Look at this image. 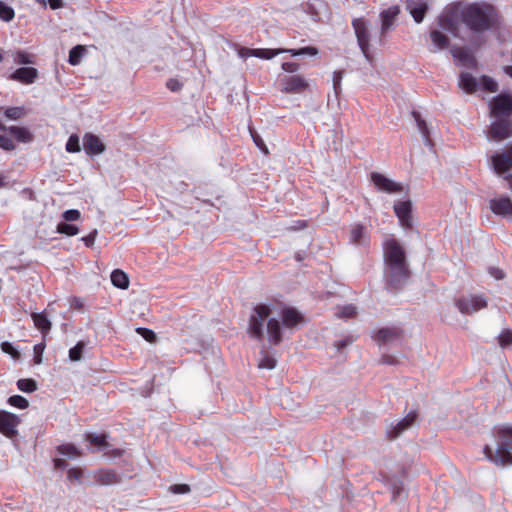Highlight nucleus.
<instances>
[{"label": "nucleus", "instance_id": "f257e3e1", "mask_svg": "<svg viewBox=\"0 0 512 512\" xmlns=\"http://www.w3.org/2000/svg\"><path fill=\"white\" fill-rule=\"evenodd\" d=\"M303 322L302 315L294 308H283L276 311L269 305H257L249 319L248 333L251 337L261 340L264 326L269 343L279 344L286 330H294Z\"/></svg>", "mask_w": 512, "mask_h": 512}, {"label": "nucleus", "instance_id": "f03ea898", "mask_svg": "<svg viewBox=\"0 0 512 512\" xmlns=\"http://www.w3.org/2000/svg\"><path fill=\"white\" fill-rule=\"evenodd\" d=\"M385 275L393 287L404 284L408 279V270L403 248L394 240L387 239L384 244Z\"/></svg>", "mask_w": 512, "mask_h": 512}, {"label": "nucleus", "instance_id": "7ed1b4c3", "mask_svg": "<svg viewBox=\"0 0 512 512\" xmlns=\"http://www.w3.org/2000/svg\"><path fill=\"white\" fill-rule=\"evenodd\" d=\"M496 16L497 12L494 6L487 3L470 4L460 12L462 22L475 32L489 29Z\"/></svg>", "mask_w": 512, "mask_h": 512}, {"label": "nucleus", "instance_id": "20e7f679", "mask_svg": "<svg viewBox=\"0 0 512 512\" xmlns=\"http://www.w3.org/2000/svg\"><path fill=\"white\" fill-rule=\"evenodd\" d=\"M483 452L492 463L500 466L512 464V426L504 425L498 429L495 447L484 446Z\"/></svg>", "mask_w": 512, "mask_h": 512}, {"label": "nucleus", "instance_id": "39448f33", "mask_svg": "<svg viewBox=\"0 0 512 512\" xmlns=\"http://www.w3.org/2000/svg\"><path fill=\"white\" fill-rule=\"evenodd\" d=\"M491 166L497 175L504 177L512 190V174H507L512 169V145L502 152L495 153L491 157Z\"/></svg>", "mask_w": 512, "mask_h": 512}, {"label": "nucleus", "instance_id": "423d86ee", "mask_svg": "<svg viewBox=\"0 0 512 512\" xmlns=\"http://www.w3.org/2000/svg\"><path fill=\"white\" fill-rule=\"evenodd\" d=\"M282 53H290L292 56H316L318 55L319 50L312 46L303 47L300 49H255V57L267 60H270Z\"/></svg>", "mask_w": 512, "mask_h": 512}, {"label": "nucleus", "instance_id": "0eeeda50", "mask_svg": "<svg viewBox=\"0 0 512 512\" xmlns=\"http://www.w3.org/2000/svg\"><path fill=\"white\" fill-rule=\"evenodd\" d=\"M512 114V96L501 94L490 103L491 118H510Z\"/></svg>", "mask_w": 512, "mask_h": 512}, {"label": "nucleus", "instance_id": "6e6552de", "mask_svg": "<svg viewBox=\"0 0 512 512\" xmlns=\"http://www.w3.org/2000/svg\"><path fill=\"white\" fill-rule=\"evenodd\" d=\"M371 180L379 191L389 194L407 193L408 190V187L402 183L395 182L392 179L377 172H373L371 174Z\"/></svg>", "mask_w": 512, "mask_h": 512}, {"label": "nucleus", "instance_id": "1a4fd4ad", "mask_svg": "<svg viewBox=\"0 0 512 512\" xmlns=\"http://www.w3.org/2000/svg\"><path fill=\"white\" fill-rule=\"evenodd\" d=\"M456 306L462 314H472L487 306L482 295H468L457 300Z\"/></svg>", "mask_w": 512, "mask_h": 512}, {"label": "nucleus", "instance_id": "9d476101", "mask_svg": "<svg viewBox=\"0 0 512 512\" xmlns=\"http://www.w3.org/2000/svg\"><path fill=\"white\" fill-rule=\"evenodd\" d=\"M512 134V122L510 118H492L490 137L494 140H503Z\"/></svg>", "mask_w": 512, "mask_h": 512}, {"label": "nucleus", "instance_id": "9b49d317", "mask_svg": "<svg viewBox=\"0 0 512 512\" xmlns=\"http://www.w3.org/2000/svg\"><path fill=\"white\" fill-rule=\"evenodd\" d=\"M20 419L17 415L0 410V433L8 438H13L18 434L17 426Z\"/></svg>", "mask_w": 512, "mask_h": 512}, {"label": "nucleus", "instance_id": "f8f14e48", "mask_svg": "<svg viewBox=\"0 0 512 512\" xmlns=\"http://www.w3.org/2000/svg\"><path fill=\"white\" fill-rule=\"evenodd\" d=\"M352 26L355 30V34L357 37L358 45L364 54V56L369 59L368 56V48H369V30L365 23V21L361 18L354 19L352 21Z\"/></svg>", "mask_w": 512, "mask_h": 512}, {"label": "nucleus", "instance_id": "ddd939ff", "mask_svg": "<svg viewBox=\"0 0 512 512\" xmlns=\"http://www.w3.org/2000/svg\"><path fill=\"white\" fill-rule=\"evenodd\" d=\"M489 207L494 214L512 220V201L509 197L493 198L489 201Z\"/></svg>", "mask_w": 512, "mask_h": 512}, {"label": "nucleus", "instance_id": "4468645a", "mask_svg": "<svg viewBox=\"0 0 512 512\" xmlns=\"http://www.w3.org/2000/svg\"><path fill=\"white\" fill-rule=\"evenodd\" d=\"M281 85L286 93H301L308 88L307 80L301 75L286 76L281 80Z\"/></svg>", "mask_w": 512, "mask_h": 512}, {"label": "nucleus", "instance_id": "2eb2a0df", "mask_svg": "<svg viewBox=\"0 0 512 512\" xmlns=\"http://www.w3.org/2000/svg\"><path fill=\"white\" fill-rule=\"evenodd\" d=\"M417 418V414L414 411L409 412L402 420L398 421L396 424H391L387 428V434L390 438H396L400 436L403 432L410 429Z\"/></svg>", "mask_w": 512, "mask_h": 512}, {"label": "nucleus", "instance_id": "dca6fc26", "mask_svg": "<svg viewBox=\"0 0 512 512\" xmlns=\"http://www.w3.org/2000/svg\"><path fill=\"white\" fill-rule=\"evenodd\" d=\"M83 148L87 154L97 155L104 152L105 145L98 136L86 133L83 137Z\"/></svg>", "mask_w": 512, "mask_h": 512}, {"label": "nucleus", "instance_id": "f3484780", "mask_svg": "<svg viewBox=\"0 0 512 512\" xmlns=\"http://www.w3.org/2000/svg\"><path fill=\"white\" fill-rule=\"evenodd\" d=\"M406 9L409 11L415 22L421 23L428 10V4L423 0H407Z\"/></svg>", "mask_w": 512, "mask_h": 512}, {"label": "nucleus", "instance_id": "a211bd4d", "mask_svg": "<svg viewBox=\"0 0 512 512\" xmlns=\"http://www.w3.org/2000/svg\"><path fill=\"white\" fill-rule=\"evenodd\" d=\"M38 77L37 69L33 67H22L15 70L10 78L23 84H32Z\"/></svg>", "mask_w": 512, "mask_h": 512}, {"label": "nucleus", "instance_id": "6ab92c4d", "mask_svg": "<svg viewBox=\"0 0 512 512\" xmlns=\"http://www.w3.org/2000/svg\"><path fill=\"white\" fill-rule=\"evenodd\" d=\"M350 242L355 245L366 246L369 243L367 228L361 224H355L350 230Z\"/></svg>", "mask_w": 512, "mask_h": 512}, {"label": "nucleus", "instance_id": "aec40b11", "mask_svg": "<svg viewBox=\"0 0 512 512\" xmlns=\"http://www.w3.org/2000/svg\"><path fill=\"white\" fill-rule=\"evenodd\" d=\"M394 211L402 226L411 225V202L403 201L395 204Z\"/></svg>", "mask_w": 512, "mask_h": 512}, {"label": "nucleus", "instance_id": "412c9836", "mask_svg": "<svg viewBox=\"0 0 512 512\" xmlns=\"http://www.w3.org/2000/svg\"><path fill=\"white\" fill-rule=\"evenodd\" d=\"M459 87L467 93L475 92L479 87V80L468 72H462L459 77Z\"/></svg>", "mask_w": 512, "mask_h": 512}, {"label": "nucleus", "instance_id": "4be33fe9", "mask_svg": "<svg viewBox=\"0 0 512 512\" xmlns=\"http://www.w3.org/2000/svg\"><path fill=\"white\" fill-rule=\"evenodd\" d=\"M398 14H399V9L396 6L390 7L387 10H384L381 13V18H382L381 30H382V33H385L386 31H388L392 27V25H393V23L395 21V18H396V16Z\"/></svg>", "mask_w": 512, "mask_h": 512}, {"label": "nucleus", "instance_id": "5701e85b", "mask_svg": "<svg viewBox=\"0 0 512 512\" xmlns=\"http://www.w3.org/2000/svg\"><path fill=\"white\" fill-rule=\"evenodd\" d=\"M451 52L453 57L459 60L464 66L472 67L475 64V59L468 49L453 48Z\"/></svg>", "mask_w": 512, "mask_h": 512}, {"label": "nucleus", "instance_id": "b1692460", "mask_svg": "<svg viewBox=\"0 0 512 512\" xmlns=\"http://www.w3.org/2000/svg\"><path fill=\"white\" fill-rule=\"evenodd\" d=\"M31 317L36 328L39 329L42 333H47L50 330L51 322L44 312L32 313Z\"/></svg>", "mask_w": 512, "mask_h": 512}, {"label": "nucleus", "instance_id": "393cba45", "mask_svg": "<svg viewBox=\"0 0 512 512\" xmlns=\"http://www.w3.org/2000/svg\"><path fill=\"white\" fill-rule=\"evenodd\" d=\"M112 284L120 289H126L129 286L128 276L121 270H114L111 274Z\"/></svg>", "mask_w": 512, "mask_h": 512}, {"label": "nucleus", "instance_id": "a878e982", "mask_svg": "<svg viewBox=\"0 0 512 512\" xmlns=\"http://www.w3.org/2000/svg\"><path fill=\"white\" fill-rule=\"evenodd\" d=\"M8 131L20 142L27 143L32 139V134L24 127L11 126L8 128Z\"/></svg>", "mask_w": 512, "mask_h": 512}, {"label": "nucleus", "instance_id": "bb28decb", "mask_svg": "<svg viewBox=\"0 0 512 512\" xmlns=\"http://www.w3.org/2000/svg\"><path fill=\"white\" fill-rule=\"evenodd\" d=\"M430 38H431L432 43L438 49L446 48L449 45L448 37L445 34L439 32V31H432L430 33Z\"/></svg>", "mask_w": 512, "mask_h": 512}, {"label": "nucleus", "instance_id": "cd10ccee", "mask_svg": "<svg viewBox=\"0 0 512 512\" xmlns=\"http://www.w3.org/2000/svg\"><path fill=\"white\" fill-rule=\"evenodd\" d=\"M85 48L81 45L73 47L69 52V63L73 66L78 65L84 55Z\"/></svg>", "mask_w": 512, "mask_h": 512}, {"label": "nucleus", "instance_id": "c85d7f7f", "mask_svg": "<svg viewBox=\"0 0 512 512\" xmlns=\"http://www.w3.org/2000/svg\"><path fill=\"white\" fill-rule=\"evenodd\" d=\"M58 452L68 458H76L81 455L80 450L71 444H63L58 447Z\"/></svg>", "mask_w": 512, "mask_h": 512}, {"label": "nucleus", "instance_id": "c756f323", "mask_svg": "<svg viewBox=\"0 0 512 512\" xmlns=\"http://www.w3.org/2000/svg\"><path fill=\"white\" fill-rule=\"evenodd\" d=\"M479 87L483 88L487 92L497 91L498 85L496 81L488 76H482L479 79Z\"/></svg>", "mask_w": 512, "mask_h": 512}, {"label": "nucleus", "instance_id": "7c9ffc66", "mask_svg": "<svg viewBox=\"0 0 512 512\" xmlns=\"http://www.w3.org/2000/svg\"><path fill=\"white\" fill-rule=\"evenodd\" d=\"M17 387L23 392L31 393L37 389V384L32 379H20L17 381Z\"/></svg>", "mask_w": 512, "mask_h": 512}, {"label": "nucleus", "instance_id": "2f4dec72", "mask_svg": "<svg viewBox=\"0 0 512 512\" xmlns=\"http://www.w3.org/2000/svg\"><path fill=\"white\" fill-rule=\"evenodd\" d=\"M57 232L68 236H74L79 233V229L75 225L62 222L58 224Z\"/></svg>", "mask_w": 512, "mask_h": 512}, {"label": "nucleus", "instance_id": "473e14b6", "mask_svg": "<svg viewBox=\"0 0 512 512\" xmlns=\"http://www.w3.org/2000/svg\"><path fill=\"white\" fill-rule=\"evenodd\" d=\"M8 403L19 409H26L29 406L28 400L20 395H14L9 397Z\"/></svg>", "mask_w": 512, "mask_h": 512}, {"label": "nucleus", "instance_id": "72a5a7b5", "mask_svg": "<svg viewBox=\"0 0 512 512\" xmlns=\"http://www.w3.org/2000/svg\"><path fill=\"white\" fill-rule=\"evenodd\" d=\"M86 439L88 442H90L92 445L98 447V448H104L107 446L106 444V436L104 434L97 435V434H88L86 436Z\"/></svg>", "mask_w": 512, "mask_h": 512}, {"label": "nucleus", "instance_id": "f704fd0d", "mask_svg": "<svg viewBox=\"0 0 512 512\" xmlns=\"http://www.w3.org/2000/svg\"><path fill=\"white\" fill-rule=\"evenodd\" d=\"M80 150L79 137L75 134L71 135L66 143V151L69 153H76Z\"/></svg>", "mask_w": 512, "mask_h": 512}, {"label": "nucleus", "instance_id": "c9c22d12", "mask_svg": "<svg viewBox=\"0 0 512 512\" xmlns=\"http://www.w3.org/2000/svg\"><path fill=\"white\" fill-rule=\"evenodd\" d=\"M14 16H15V12H14L13 8L3 4L0 1V19H2L3 21L9 22L14 18Z\"/></svg>", "mask_w": 512, "mask_h": 512}, {"label": "nucleus", "instance_id": "e433bc0d", "mask_svg": "<svg viewBox=\"0 0 512 512\" xmlns=\"http://www.w3.org/2000/svg\"><path fill=\"white\" fill-rule=\"evenodd\" d=\"M84 343L78 342L73 348L69 350V358L71 361H79L82 358Z\"/></svg>", "mask_w": 512, "mask_h": 512}, {"label": "nucleus", "instance_id": "4c0bfd02", "mask_svg": "<svg viewBox=\"0 0 512 512\" xmlns=\"http://www.w3.org/2000/svg\"><path fill=\"white\" fill-rule=\"evenodd\" d=\"M397 337V332L390 328H382L377 333V338L382 341H391Z\"/></svg>", "mask_w": 512, "mask_h": 512}, {"label": "nucleus", "instance_id": "58836bf2", "mask_svg": "<svg viewBox=\"0 0 512 512\" xmlns=\"http://www.w3.org/2000/svg\"><path fill=\"white\" fill-rule=\"evenodd\" d=\"M499 344L502 348H507L512 346V331L504 330L499 335Z\"/></svg>", "mask_w": 512, "mask_h": 512}, {"label": "nucleus", "instance_id": "ea45409f", "mask_svg": "<svg viewBox=\"0 0 512 512\" xmlns=\"http://www.w3.org/2000/svg\"><path fill=\"white\" fill-rule=\"evenodd\" d=\"M24 115V109L21 107H11L6 109L5 116L9 119L16 120Z\"/></svg>", "mask_w": 512, "mask_h": 512}, {"label": "nucleus", "instance_id": "a19ab883", "mask_svg": "<svg viewBox=\"0 0 512 512\" xmlns=\"http://www.w3.org/2000/svg\"><path fill=\"white\" fill-rule=\"evenodd\" d=\"M276 366V360L269 355H265L259 362L258 367L261 369H273Z\"/></svg>", "mask_w": 512, "mask_h": 512}, {"label": "nucleus", "instance_id": "79ce46f5", "mask_svg": "<svg viewBox=\"0 0 512 512\" xmlns=\"http://www.w3.org/2000/svg\"><path fill=\"white\" fill-rule=\"evenodd\" d=\"M1 349L4 353L11 355V357L14 359H17L20 356L17 349L10 342H7V341L3 342L1 344Z\"/></svg>", "mask_w": 512, "mask_h": 512}, {"label": "nucleus", "instance_id": "37998d69", "mask_svg": "<svg viewBox=\"0 0 512 512\" xmlns=\"http://www.w3.org/2000/svg\"><path fill=\"white\" fill-rule=\"evenodd\" d=\"M136 331L139 335H141L148 342H154L156 339V334L148 328L139 327L136 329Z\"/></svg>", "mask_w": 512, "mask_h": 512}, {"label": "nucleus", "instance_id": "c03bdc74", "mask_svg": "<svg viewBox=\"0 0 512 512\" xmlns=\"http://www.w3.org/2000/svg\"><path fill=\"white\" fill-rule=\"evenodd\" d=\"M356 313H357V311H356L355 306L347 305L341 309V311L339 312V317L351 318V317L355 316Z\"/></svg>", "mask_w": 512, "mask_h": 512}, {"label": "nucleus", "instance_id": "a18cd8bd", "mask_svg": "<svg viewBox=\"0 0 512 512\" xmlns=\"http://www.w3.org/2000/svg\"><path fill=\"white\" fill-rule=\"evenodd\" d=\"M80 212L76 209H69L63 213V218L67 222L76 221L80 218Z\"/></svg>", "mask_w": 512, "mask_h": 512}, {"label": "nucleus", "instance_id": "49530a36", "mask_svg": "<svg viewBox=\"0 0 512 512\" xmlns=\"http://www.w3.org/2000/svg\"><path fill=\"white\" fill-rule=\"evenodd\" d=\"M15 61L20 64H31L33 60L30 55L25 52L19 51L16 55Z\"/></svg>", "mask_w": 512, "mask_h": 512}, {"label": "nucleus", "instance_id": "de8ad7c7", "mask_svg": "<svg viewBox=\"0 0 512 512\" xmlns=\"http://www.w3.org/2000/svg\"><path fill=\"white\" fill-rule=\"evenodd\" d=\"M0 147L5 150H13L15 148L13 141L4 135H0Z\"/></svg>", "mask_w": 512, "mask_h": 512}, {"label": "nucleus", "instance_id": "09e8293b", "mask_svg": "<svg viewBox=\"0 0 512 512\" xmlns=\"http://www.w3.org/2000/svg\"><path fill=\"white\" fill-rule=\"evenodd\" d=\"M174 494H186L190 492V487L187 484H176L170 487Z\"/></svg>", "mask_w": 512, "mask_h": 512}, {"label": "nucleus", "instance_id": "8fccbe9b", "mask_svg": "<svg viewBox=\"0 0 512 512\" xmlns=\"http://www.w3.org/2000/svg\"><path fill=\"white\" fill-rule=\"evenodd\" d=\"M343 78V73L341 71H336L333 73V87L335 90V93H338V90L341 88V81Z\"/></svg>", "mask_w": 512, "mask_h": 512}, {"label": "nucleus", "instance_id": "3c124183", "mask_svg": "<svg viewBox=\"0 0 512 512\" xmlns=\"http://www.w3.org/2000/svg\"><path fill=\"white\" fill-rule=\"evenodd\" d=\"M300 65L294 62H284L282 64V69L288 73H295L299 70Z\"/></svg>", "mask_w": 512, "mask_h": 512}, {"label": "nucleus", "instance_id": "603ef678", "mask_svg": "<svg viewBox=\"0 0 512 512\" xmlns=\"http://www.w3.org/2000/svg\"><path fill=\"white\" fill-rule=\"evenodd\" d=\"M251 135H252L253 141L257 145V147L260 150H262L265 154H267L268 149H267L266 145L264 144L263 140L257 134L252 133Z\"/></svg>", "mask_w": 512, "mask_h": 512}, {"label": "nucleus", "instance_id": "864d4df0", "mask_svg": "<svg viewBox=\"0 0 512 512\" xmlns=\"http://www.w3.org/2000/svg\"><path fill=\"white\" fill-rule=\"evenodd\" d=\"M97 230L92 231L89 235L82 238L86 246L91 247L96 240Z\"/></svg>", "mask_w": 512, "mask_h": 512}, {"label": "nucleus", "instance_id": "5fc2aeb1", "mask_svg": "<svg viewBox=\"0 0 512 512\" xmlns=\"http://www.w3.org/2000/svg\"><path fill=\"white\" fill-rule=\"evenodd\" d=\"M239 57L246 59L248 57L254 56L255 57V49L250 48H241L238 51Z\"/></svg>", "mask_w": 512, "mask_h": 512}, {"label": "nucleus", "instance_id": "6e6d98bb", "mask_svg": "<svg viewBox=\"0 0 512 512\" xmlns=\"http://www.w3.org/2000/svg\"><path fill=\"white\" fill-rule=\"evenodd\" d=\"M166 85L171 91H178L182 87V84L176 79H169Z\"/></svg>", "mask_w": 512, "mask_h": 512}, {"label": "nucleus", "instance_id": "4d7b16f0", "mask_svg": "<svg viewBox=\"0 0 512 512\" xmlns=\"http://www.w3.org/2000/svg\"><path fill=\"white\" fill-rule=\"evenodd\" d=\"M489 273L495 278V279H502L504 277V273L497 268H490Z\"/></svg>", "mask_w": 512, "mask_h": 512}, {"label": "nucleus", "instance_id": "13d9d810", "mask_svg": "<svg viewBox=\"0 0 512 512\" xmlns=\"http://www.w3.org/2000/svg\"><path fill=\"white\" fill-rule=\"evenodd\" d=\"M48 1H49L50 8L53 9V10L59 9L63 5V1L62 0H48Z\"/></svg>", "mask_w": 512, "mask_h": 512}, {"label": "nucleus", "instance_id": "bf43d9fd", "mask_svg": "<svg viewBox=\"0 0 512 512\" xmlns=\"http://www.w3.org/2000/svg\"><path fill=\"white\" fill-rule=\"evenodd\" d=\"M352 341H353L352 339H346V340L338 341V342L335 343V347L337 348V350H340L341 348L346 347Z\"/></svg>", "mask_w": 512, "mask_h": 512}, {"label": "nucleus", "instance_id": "052dcab7", "mask_svg": "<svg viewBox=\"0 0 512 512\" xmlns=\"http://www.w3.org/2000/svg\"><path fill=\"white\" fill-rule=\"evenodd\" d=\"M417 121H418L419 130L422 132L423 137L427 139L425 123L423 121H420V120H417Z\"/></svg>", "mask_w": 512, "mask_h": 512}, {"label": "nucleus", "instance_id": "680f3d73", "mask_svg": "<svg viewBox=\"0 0 512 512\" xmlns=\"http://www.w3.org/2000/svg\"><path fill=\"white\" fill-rule=\"evenodd\" d=\"M55 466L57 468H62L63 469V468H65V461L62 460V459H56L55 460Z\"/></svg>", "mask_w": 512, "mask_h": 512}, {"label": "nucleus", "instance_id": "e2e57ef3", "mask_svg": "<svg viewBox=\"0 0 512 512\" xmlns=\"http://www.w3.org/2000/svg\"><path fill=\"white\" fill-rule=\"evenodd\" d=\"M504 72L512 78V66L511 65H508V66H505L504 68Z\"/></svg>", "mask_w": 512, "mask_h": 512}, {"label": "nucleus", "instance_id": "0e129e2a", "mask_svg": "<svg viewBox=\"0 0 512 512\" xmlns=\"http://www.w3.org/2000/svg\"><path fill=\"white\" fill-rule=\"evenodd\" d=\"M69 477H74L76 479H78L80 477V472L78 471H69Z\"/></svg>", "mask_w": 512, "mask_h": 512}, {"label": "nucleus", "instance_id": "69168bd1", "mask_svg": "<svg viewBox=\"0 0 512 512\" xmlns=\"http://www.w3.org/2000/svg\"><path fill=\"white\" fill-rule=\"evenodd\" d=\"M108 476V479L104 482V483H111L112 482V478L114 479L115 478V475L114 474H107Z\"/></svg>", "mask_w": 512, "mask_h": 512}, {"label": "nucleus", "instance_id": "338daca9", "mask_svg": "<svg viewBox=\"0 0 512 512\" xmlns=\"http://www.w3.org/2000/svg\"><path fill=\"white\" fill-rule=\"evenodd\" d=\"M35 363H36V364H40V363H41V356H39V357H37V358L35 359Z\"/></svg>", "mask_w": 512, "mask_h": 512}, {"label": "nucleus", "instance_id": "774afa93", "mask_svg": "<svg viewBox=\"0 0 512 512\" xmlns=\"http://www.w3.org/2000/svg\"><path fill=\"white\" fill-rule=\"evenodd\" d=\"M4 185V178L2 176H0V187H2Z\"/></svg>", "mask_w": 512, "mask_h": 512}]
</instances>
